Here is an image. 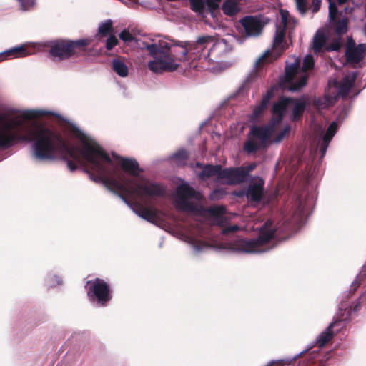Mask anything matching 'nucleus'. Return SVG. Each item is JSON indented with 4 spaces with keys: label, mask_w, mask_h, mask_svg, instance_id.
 I'll list each match as a JSON object with an SVG mask.
<instances>
[{
    "label": "nucleus",
    "mask_w": 366,
    "mask_h": 366,
    "mask_svg": "<svg viewBox=\"0 0 366 366\" xmlns=\"http://www.w3.org/2000/svg\"><path fill=\"white\" fill-rule=\"evenodd\" d=\"M44 114L43 111L24 110L19 116L10 120L21 122V125L14 129L26 136L29 139L18 140L16 143L34 141L32 149L35 158L39 160H53L59 154L66 162L68 169L74 172L77 169L75 162L82 164L81 155L82 158L91 164L89 168H84L89 179L96 183H102L110 191L118 194L127 204H130L129 197L134 195L141 197H161L164 195L165 188L158 183L147 180L144 183H138L136 187H133L132 181L129 179L124 180L121 177H112L113 171L106 164L113 166V162L109 154L98 144H84L83 149L80 150L65 140L60 132L45 127L39 128L33 132L28 129L26 134L23 133L24 120L34 119Z\"/></svg>",
    "instance_id": "obj_1"
},
{
    "label": "nucleus",
    "mask_w": 366,
    "mask_h": 366,
    "mask_svg": "<svg viewBox=\"0 0 366 366\" xmlns=\"http://www.w3.org/2000/svg\"><path fill=\"white\" fill-rule=\"evenodd\" d=\"M146 48L154 59L148 63V68L156 74L175 71L179 67V64L175 63L176 60H189L187 41L172 45L166 42L159 44H152Z\"/></svg>",
    "instance_id": "obj_2"
},
{
    "label": "nucleus",
    "mask_w": 366,
    "mask_h": 366,
    "mask_svg": "<svg viewBox=\"0 0 366 366\" xmlns=\"http://www.w3.org/2000/svg\"><path fill=\"white\" fill-rule=\"evenodd\" d=\"M91 39L71 40L69 39H58L48 43L49 54L53 60L62 61L71 57H79L87 51V47L91 44Z\"/></svg>",
    "instance_id": "obj_3"
},
{
    "label": "nucleus",
    "mask_w": 366,
    "mask_h": 366,
    "mask_svg": "<svg viewBox=\"0 0 366 366\" xmlns=\"http://www.w3.org/2000/svg\"><path fill=\"white\" fill-rule=\"evenodd\" d=\"M276 229L272 227V222L267 220L259 230L257 239H239L233 243V249L243 253H259L263 250L262 246L268 243L274 237Z\"/></svg>",
    "instance_id": "obj_4"
},
{
    "label": "nucleus",
    "mask_w": 366,
    "mask_h": 366,
    "mask_svg": "<svg viewBox=\"0 0 366 366\" xmlns=\"http://www.w3.org/2000/svg\"><path fill=\"white\" fill-rule=\"evenodd\" d=\"M222 43H224L223 40L218 41L214 36L210 35L199 36L195 41H187L189 59L192 61L209 62L210 53L219 47Z\"/></svg>",
    "instance_id": "obj_5"
},
{
    "label": "nucleus",
    "mask_w": 366,
    "mask_h": 366,
    "mask_svg": "<svg viewBox=\"0 0 366 366\" xmlns=\"http://www.w3.org/2000/svg\"><path fill=\"white\" fill-rule=\"evenodd\" d=\"M21 124L18 121H8V114L0 113V149H6L16 144L18 140H29V137L15 131Z\"/></svg>",
    "instance_id": "obj_6"
},
{
    "label": "nucleus",
    "mask_w": 366,
    "mask_h": 366,
    "mask_svg": "<svg viewBox=\"0 0 366 366\" xmlns=\"http://www.w3.org/2000/svg\"><path fill=\"white\" fill-rule=\"evenodd\" d=\"M85 287L90 301L96 302L100 307H106L112 299L111 287L103 279L88 280Z\"/></svg>",
    "instance_id": "obj_7"
},
{
    "label": "nucleus",
    "mask_w": 366,
    "mask_h": 366,
    "mask_svg": "<svg viewBox=\"0 0 366 366\" xmlns=\"http://www.w3.org/2000/svg\"><path fill=\"white\" fill-rule=\"evenodd\" d=\"M175 207L179 211L187 212H197V206L189 199H199V193L188 184H182L177 188Z\"/></svg>",
    "instance_id": "obj_8"
},
{
    "label": "nucleus",
    "mask_w": 366,
    "mask_h": 366,
    "mask_svg": "<svg viewBox=\"0 0 366 366\" xmlns=\"http://www.w3.org/2000/svg\"><path fill=\"white\" fill-rule=\"evenodd\" d=\"M300 69L299 63H293L285 67V76L280 79V86L290 92L300 91L307 82L308 74H304L295 79Z\"/></svg>",
    "instance_id": "obj_9"
},
{
    "label": "nucleus",
    "mask_w": 366,
    "mask_h": 366,
    "mask_svg": "<svg viewBox=\"0 0 366 366\" xmlns=\"http://www.w3.org/2000/svg\"><path fill=\"white\" fill-rule=\"evenodd\" d=\"M239 22L242 27V34L245 37L259 36L264 27V23L261 16H245L240 19Z\"/></svg>",
    "instance_id": "obj_10"
},
{
    "label": "nucleus",
    "mask_w": 366,
    "mask_h": 366,
    "mask_svg": "<svg viewBox=\"0 0 366 366\" xmlns=\"http://www.w3.org/2000/svg\"><path fill=\"white\" fill-rule=\"evenodd\" d=\"M357 307L358 305H356L355 307L352 308L348 301H342L340 302L338 312L332 322L337 323L333 327L335 333L338 332L345 327V321L350 319L352 312L357 310Z\"/></svg>",
    "instance_id": "obj_11"
},
{
    "label": "nucleus",
    "mask_w": 366,
    "mask_h": 366,
    "mask_svg": "<svg viewBox=\"0 0 366 366\" xmlns=\"http://www.w3.org/2000/svg\"><path fill=\"white\" fill-rule=\"evenodd\" d=\"M247 177V172L244 167L235 168H225L222 172V179H225L227 184L230 185L244 182Z\"/></svg>",
    "instance_id": "obj_12"
},
{
    "label": "nucleus",
    "mask_w": 366,
    "mask_h": 366,
    "mask_svg": "<svg viewBox=\"0 0 366 366\" xmlns=\"http://www.w3.org/2000/svg\"><path fill=\"white\" fill-rule=\"evenodd\" d=\"M132 204L135 207L134 211L139 217L151 223L158 221L159 214L161 213L159 209L156 208L154 206H144L136 201Z\"/></svg>",
    "instance_id": "obj_13"
},
{
    "label": "nucleus",
    "mask_w": 366,
    "mask_h": 366,
    "mask_svg": "<svg viewBox=\"0 0 366 366\" xmlns=\"http://www.w3.org/2000/svg\"><path fill=\"white\" fill-rule=\"evenodd\" d=\"M274 131V123H269L266 126H253L250 129L252 136L260 140V143L265 146Z\"/></svg>",
    "instance_id": "obj_14"
},
{
    "label": "nucleus",
    "mask_w": 366,
    "mask_h": 366,
    "mask_svg": "<svg viewBox=\"0 0 366 366\" xmlns=\"http://www.w3.org/2000/svg\"><path fill=\"white\" fill-rule=\"evenodd\" d=\"M264 182L259 178L257 182H252L245 191V196L251 202H260L264 197Z\"/></svg>",
    "instance_id": "obj_15"
},
{
    "label": "nucleus",
    "mask_w": 366,
    "mask_h": 366,
    "mask_svg": "<svg viewBox=\"0 0 366 366\" xmlns=\"http://www.w3.org/2000/svg\"><path fill=\"white\" fill-rule=\"evenodd\" d=\"M121 168L125 172L129 173L134 177H138L143 169L139 167V163L135 159L119 157Z\"/></svg>",
    "instance_id": "obj_16"
},
{
    "label": "nucleus",
    "mask_w": 366,
    "mask_h": 366,
    "mask_svg": "<svg viewBox=\"0 0 366 366\" xmlns=\"http://www.w3.org/2000/svg\"><path fill=\"white\" fill-rule=\"evenodd\" d=\"M366 55V44H360L352 51H345V57L347 63L358 64Z\"/></svg>",
    "instance_id": "obj_17"
},
{
    "label": "nucleus",
    "mask_w": 366,
    "mask_h": 366,
    "mask_svg": "<svg viewBox=\"0 0 366 366\" xmlns=\"http://www.w3.org/2000/svg\"><path fill=\"white\" fill-rule=\"evenodd\" d=\"M295 98L282 97L275 102L272 107V114L277 117V122L282 120L284 113L291 102H295Z\"/></svg>",
    "instance_id": "obj_18"
},
{
    "label": "nucleus",
    "mask_w": 366,
    "mask_h": 366,
    "mask_svg": "<svg viewBox=\"0 0 366 366\" xmlns=\"http://www.w3.org/2000/svg\"><path fill=\"white\" fill-rule=\"evenodd\" d=\"M204 211L214 219L217 225L220 227L224 226L227 221L226 217L224 216L226 213V207L224 206H212L207 207Z\"/></svg>",
    "instance_id": "obj_19"
},
{
    "label": "nucleus",
    "mask_w": 366,
    "mask_h": 366,
    "mask_svg": "<svg viewBox=\"0 0 366 366\" xmlns=\"http://www.w3.org/2000/svg\"><path fill=\"white\" fill-rule=\"evenodd\" d=\"M27 47L24 46L14 47L4 52L0 53V62L12 58L23 57L31 54Z\"/></svg>",
    "instance_id": "obj_20"
},
{
    "label": "nucleus",
    "mask_w": 366,
    "mask_h": 366,
    "mask_svg": "<svg viewBox=\"0 0 366 366\" xmlns=\"http://www.w3.org/2000/svg\"><path fill=\"white\" fill-rule=\"evenodd\" d=\"M223 169L221 165H205L202 172L199 173V177L202 179L217 177L218 179H222V172Z\"/></svg>",
    "instance_id": "obj_21"
},
{
    "label": "nucleus",
    "mask_w": 366,
    "mask_h": 366,
    "mask_svg": "<svg viewBox=\"0 0 366 366\" xmlns=\"http://www.w3.org/2000/svg\"><path fill=\"white\" fill-rule=\"evenodd\" d=\"M335 322H331L330 325L322 332L316 339V345L318 347H325L333 337L335 332L333 331Z\"/></svg>",
    "instance_id": "obj_22"
},
{
    "label": "nucleus",
    "mask_w": 366,
    "mask_h": 366,
    "mask_svg": "<svg viewBox=\"0 0 366 366\" xmlns=\"http://www.w3.org/2000/svg\"><path fill=\"white\" fill-rule=\"evenodd\" d=\"M333 31L338 36H342L347 31L348 19L343 16L338 19H335L334 21H330Z\"/></svg>",
    "instance_id": "obj_23"
},
{
    "label": "nucleus",
    "mask_w": 366,
    "mask_h": 366,
    "mask_svg": "<svg viewBox=\"0 0 366 366\" xmlns=\"http://www.w3.org/2000/svg\"><path fill=\"white\" fill-rule=\"evenodd\" d=\"M291 104H294L292 109V120L297 122L302 119L307 104L304 100L299 99H296L295 102H291Z\"/></svg>",
    "instance_id": "obj_24"
},
{
    "label": "nucleus",
    "mask_w": 366,
    "mask_h": 366,
    "mask_svg": "<svg viewBox=\"0 0 366 366\" xmlns=\"http://www.w3.org/2000/svg\"><path fill=\"white\" fill-rule=\"evenodd\" d=\"M112 68L113 71L121 77H126L128 76V67L124 61L119 58H117L112 60Z\"/></svg>",
    "instance_id": "obj_25"
},
{
    "label": "nucleus",
    "mask_w": 366,
    "mask_h": 366,
    "mask_svg": "<svg viewBox=\"0 0 366 366\" xmlns=\"http://www.w3.org/2000/svg\"><path fill=\"white\" fill-rule=\"evenodd\" d=\"M222 9L229 16H234L240 10L237 2L233 0H226L222 4Z\"/></svg>",
    "instance_id": "obj_26"
},
{
    "label": "nucleus",
    "mask_w": 366,
    "mask_h": 366,
    "mask_svg": "<svg viewBox=\"0 0 366 366\" xmlns=\"http://www.w3.org/2000/svg\"><path fill=\"white\" fill-rule=\"evenodd\" d=\"M114 32V29L113 27V22L110 19L102 22L99 26L98 35H99L101 37H107L113 34Z\"/></svg>",
    "instance_id": "obj_27"
},
{
    "label": "nucleus",
    "mask_w": 366,
    "mask_h": 366,
    "mask_svg": "<svg viewBox=\"0 0 366 366\" xmlns=\"http://www.w3.org/2000/svg\"><path fill=\"white\" fill-rule=\"evenodd\" d=\"M285 24L283 26L277 27L275 32V36L273 41V46L274 47V49L281 47L282 51L285 49L284 46L282 44L284 41L285 36Z\"/></svg>",
    "instance_id": "obj_28"
},
{
    "label": "nucleus",
    "mask_w": 366,
    "mask_h": 366,
    "mask_svg": "<svg viewBox=\"0 0 366 366\" xmlns=\"http://www.w3.org/2000/svg\"><path fill=\"white\" fill-rule=\"evenodd\" d=\"M264 147L261 143L257 142L253 139H249L244 143L243 149L247 154H254L257 152L261 147Z\"/></svg>",
    "instance_id": "obj_29"
},
{
    "label": "nucleus",
    "mask_w": 366,
    "mask_h": 366,
    "mask_svg": "<svg viewBox=\"0 0 366 366\" xmlns=\"http://www.w3.org/2000/svg\"><path fill=\"white\" fill-rule=\"evenodd\" d=\"M326 36L322 32L317 31L313 38V49L315 52H320L326 42Z\"/></svg>",
    "instance_id": "obj_30"
},
{
    "label": "nucleus",
    "mask_w": 366,
    "mask_h": 366,
    "mask_svg": "<svg viewBox=\"0 0 366 366\" xmlns=\"http://www.w3.org/2000/svg\"><path fill=\"white\" fill-rule=\"evenodd\" d=\"M356 76L355 75H347L343 78L341 83V91L345 94L348 93L353 86Z\"/></svg>",
    "instance_id": "obj_31"
},
{
    "label": "nucleus",
    "mask_w": 366,
    "mask_h": 366,
    "mask_svg": "<svg viewBox=\"0 0 366 366\" xmlns=\"http://www.w3.org/2000/svg\"><path fill=\"white\" fill-rule=\"evenodd\" d=\"M267 108V107L262 104L261 102L258 105H256L250 115L251 120L253 122L259 120Z\"/></svg>",
    "instance_id": "obj_32"
},
{
    "label": "nucleus",
    "mask_w": 366,
    "mask_h": 366,
    "mask_svg": "<svg viewBox=\"0 0 366 366\" xmlns=\"http://www.w3.org/2000/svg\"><path fill=\"white\" fill-rule=\"evenodd\" d=\"M190 9L197 14H203L205 11V0H189Z\"/></svg>",
    "instance_id": "obj_33"
},
{
    "label": "nucleus",
    "mask_w": 366,
    "mask_h": 366,
    "mask_svg": "<svg viewBox=\"0 0 366 366\" xmlns=\"http://www.w3.org/2000/svg\"><path fill=\"white\" fill-rule=\"evenodd\" d=\"M337 130V124L332 122L328 127L325 135L322 137L324 142H330Z\"/></svg>",
    "instance_id": "obj_34"
},
{
    "label": "nucleus",
    "mask_w": 366,
    "mask_h": 366,
    "mask_svg": "<svg viewBox=\"0 0 366 366\" xmlns=\"http://www.w3.org/2000/svg\"><path fill=\"white\" fill-rule=\"evenodd\" d=\"M332 104L330 98L325 96L323 98H317L314 100V106L317 109H325Z\"/></svg>",
    "instance_id": "obj_35"
},
{
    "label": "nucleus",
    "mask_w": 366,
    "mask_h": 366,
    "mask_svg": "<svg viewBox=\"0 0 366 366\" xmlns=\"http://www.w3.org/2000/svg\"><path fill=\"white\" fill-rule=\"evenodd\" d=\"M270 56V53L269 51H266L264 54L259 56L254 64L255 72L257 73L258 70L261 69L264 64L268 63V58Z\"/></svg>",
    "instance_id": "obj_36"
},
{
    "label": "nucleus",
    "mask_w": 366,
    "mask_h": 366,
    "mask_svg": "<svg viewBox=\"0 0 366 366\" xmlns=\"http://www.w3.org/2000/svg\"><path fill=\"white\" fill-rule=\"evenodd\" d=\"M276 89L275 86H272L266 93L263 95L262 99L261 100V103L267 107H268V104L269 103V101L273 98L274 94V91Z\"/></svg>",
    "instance_id": "obj_37"
},
{
    "label": "nucleus",
    "mask_w": 366,
    "mask_h": 366,
    "mask_svg": "<svg viewBox=\"0 0 366 366\" xmlns=\"http://www.w3.org/2000/svg\"><path fill=\"white\" fill-rule=\"evenodd\" d=\"M189 158V154L186 149H180L172 155V159L177 162H185Z\"/></svg>",
    "instance_id": "obj_38"
},
{
    "label": "nucleus",
    "mask_w": 366,
    "mask_h": 366,
    "mask_svg": "<svg viewBox=\"0 0 366 366\" xmlns=\"http://www.w3.org/2000/svg\"><path fill=\"white\" fill-rule=\"evenodd\" d=\"M314 66V59L312 56L311 55H307L302 62V69L304 72H306L308 70H310Z\"/></svg>",
    "instance_id": "obj_39"
},
{
    "label": "nucleus",
    "mask_w": 366,
    "mask_h": 366,
    "mask_svg": "<svg viewBox=\"0 0 366 366\" xmlns=\"http://www.w3.org/2000/svg\"><path fill=\"white\" fill-rule=\"evenodd\" d=\"M296 6L300 13L302 15L305 14L308 9V0H295Z\"/></svg>",
    "instance_id": "obj_40"
},
{
    "label": "nucleus",
    "mask_w": 366,
    "mask_h": 366,
    "mask_svg": "<svg viewBox=\"0 0 366 366\" xmlns=\"http://www.w3.org/2000/svg\"><path fill=\"white\" fill-rule=\"evenodd\" d=\"M329 1V19L330 21H334L335 19H337V16L338 14L337 7L334 1L332 0Z\"/></svg>",
    "instance_id": "obj_41"
},
{
    "label": "nucleus",
    "mask_w": 366,
    "mask_h": 366,
    "mask_svg": "<svg viewBox=\"0 0 366 366\" xmlns=\"http://www.w3.org/2000/svg\"><path fill=\"white\" fill-rule=\"evenodd\" d=\"M222 0H205V6H207V9L212 12L219 9Z\"/></svg>",
    "instance_id": "obj_42"
},
{
    "label": "nucleus",
    "mask_w": 366,
    "mask_h": 366,
    "mask_svg": "<svg viewBox=\"0 0 366 366\" xmlns=\"http://www.w3.org/2000/svg\"><path fill=\"white\" fill-rule=\"evenodd\" d=\"M342 46V43L340 40V39L334 40L332 41L327 47L326 50L327 51H338Z\"/></svg>",
    "instance_id": "obj_43"
},
{
    "label": "nucleus",
    "mask_w": 366,
    "mask_h": 366,
    "mask_svg": "<svg viewBox=\"0 0 366 366\" xmlns=\"http://www.w3.org/2000/svg\"><path fill=\"white\" fill-rule=\"evenodd\" d=\"M119 41L117 38L113 34L108 36L106 41V49L107 50H112L116 45H117Z\"/></svg>",
    "instance_id": "obj_44"
},
{
    "label": "nucleus",
    "mask_w": 366,
    "mask_h": 366,
    "mask_svg": "<svg viewBox=\"0 0 366 366\" xmlns=\"http://www.w3.org/2000/svg\"><path fill=\"white\" fill-rule=\"evenodd\" d=\"M120 39L124 42H132L134 40V37L129 33V30L124 29L119 35Z\"/></svg>",
    "instance_id": "obj_45"
},
{
    "label": "nucleus",
    "mask_w": 366,
    "mask_h": 366,
    "mask_svg": "<svg viewBox=\"0 0 366 366\" xmlns=\"http://www.w3.org/2000/svg\"><path fill=\"white\" fill-rule=\"evenodd\" d=\"M290 131V127H286L284 128L280 132H279L275 138L274 139V142L275 143H280L284 137L289 134Z\"/></svg>",
    "instance_id": "obj_46"
},
{
    "label": "nucleus",
    "mask_w": 366,
    "mask_h": 366,
    "mask_svg": "<svg viewBox=\"0 0 366 366\" xmlns=\"http://www.w3.org/2000/svg\"><path fill=\"white\" fill-rule=\"evenodd\" d=\"M321 2H322V0H312V4H311L310 8L313 13H317L320 10V6H321Z\"/></svg>",
    "instance_id": "obj_47"
},
{
    "label": "nucleus",
    "mask_w": 366,
    "mask_h": 366,
    "mask_svg": "<svg viewBox=\"0 0 366 366\" xmlns=\"http://www.w3.org/2000/svg\"><path fill=\"white\" fill-rule=\"evenodd\" d=\"M361 282H362L360 280L355 278V280L353 281L350 286V293H351L352 295L354 294L355 291L357 290V288L360 286Z\"/></svg>",
    "instance_id": "obj_48"
},
{
    "label": "nucleus",
    "mask_w": 366,
    "mask_h": 366,
    "mask_svg": "<svg viewBox=\"0 0 366 366\" xmlns=\"http://www.w3.org/2000/svg\"><path fill=\"white\" fill-rule=\"evenodd\" d=\"M357 47L355 41L352 37H347V42L345 51H352Z\"/></svg>",
    "instance_id": "obj_49"
},
{
    "label": "nucleus",
    "mask_w": 366,
    "mask_h": 366,
    "mask_svg": "<svg viewBox=\"0 0 366 366\" xmlns=\"http://www.w3.org/2000/svg\"><path fill=\"white\" fill-rule=\"evenodd\" d=\"M238 230H239V227L237 225L230 226V227H227L223 229L222 234H227L229 232H237Z\"/></svg>",
    "instance_id": "obj_50"
},
{
    "label": "nucleus",
    "mask_w": 366,
    "mask_h": 366,
    "mask_svg": "<svg viewBox=\"0 0 366 366\" xmlns=\"http://www.w3.org/2000/svg\"><path fill=\"white\" fill-rule=\"evenodd\" d=\"M365 277H366V264L362 266L361 271L357 274L356 278L362 282L365 279Z\"/></svg>",
    "instance_id": "obj_51"
},
{
    "label": "nucleus",
    "mask_w": 366,
    "mask_h": 366,
    "mask_svg": "<svg viewBox=\"0 0 366 366\" xmlns=\"http://www.w3.org/2000/svg\"><path fill=\"white\" fill-rule=\"evenodd\" d=\"M329 144H330V142H324V140L322 139V142H321L320 147V152L322 156L325 155Z\"/></svg>",
    "instance_id": "obj_52"
},
{
    "label": "nucleus",
    "mask_w": 366,
    "mask_h": 366,
    "mask_svg": "<svg viewBox=\"0 0 366 366\" xmlns=\"http://www.w3.org/2000/svg\"><path fill=\"white\" fill-rule=\"evenodd\" d=\"M257 167L256 163H251L248 164L247 167H244L245 171L247 172V176L249 175V172L253 171Z\"/></svg>",
    "instance_id": "obj_53"
},
{
    "label": "nucleus",
    "mask_w": 366,
    "mask_h": 366,
    "mask_svg": "<svg viewBox=\"0 0 366 366\" xmlns=\"http://www.w3.org/2000/svg\"><path fill=\"white\" fill-rule=\"evenodd\" d=\"M73 133L79 138H81L84 136V134L76 127H74L72 129Z\"/></svg>",
    "instance_id": "obj_54"
},
{
    "label": "nucleus",
    "mask_w": 366,
    "mask_h": 366,
    "mask_svg": "<svg viewBox=\"0 0 366 366\" xmlns=\"http://www.w3.org/2000/svg\"><path fill=\"white\" fill-rule=\"evenodd\" d=\"M267 366H282V363L281 362H272Z\"/></svg>",
    "instance_id": "obj_55"
},
{
    "label": "nucleus",
    "mask_w": 366,
    "mask_h": 366,
    "mask_svg": "<svg viewBox=\"0 0 366 366\" xmlns=\"http://www.w3.org/2000/svg\"><path fill=\"white\" fill-rule=\"evenodd\" d=\"M217 193H223L222 189H216L212 192V196H216Z\"/></svg>",
    "instance_id": "obj_56"
},
{
    "label": "nucleus",
    "mask_w": 366,
    "mask_h": 366,
    "mask_svg": "<svg viewBox=\"0 0 366 366\" xmlns=\"http://www.w3.org/2000/svg\"><path fill=\"white\" fill-rule=\"evenodd\" d=\"M337 1L340 5L343 4L347 1V0H337Z\"/></svg>",
    "instance_id": "obj_57"
},
{
    "label": "nucleus",
    "mask_w": 366,
    "mask_h": 366,
    "mask_svg": "<svg viewBox=\"0 0 366 366\" xmlns=\"http://www.w3.org/2000/svg\"><path fill=\"white\" fill-rule=\"evenodd\" d=\"M12 112L13 113H16V112H18V111H13Z\"/></svg>",
    "instance_id": "obj_58"
}]
</instances>
